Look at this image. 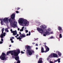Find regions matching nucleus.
I'll return each mask as SVG.
<instances>
[{
    "instance_id": "f257e3e1",
    "label": "nucleus",
    "mask_w": 63,
    "mask_h": 63,
    "mask_svg": "<svg viewBox=\"0 0 63 63\" xmlns=\"http://www.w3.org/2000/svg\"><path fill=\"white\" fill-rule=\"evenodd\" d=\"M9 17H6L4 18L3 19L4 22L6 24H8L9 22H10L11 26L13 28H15V27L18 28V26L17 25V22L16 21L13 22L11 18H10L9 19Z\"/></svg>"
},
{
    "instance_id": "f03ea898",
    "label": "nucleus",
    "mask_w": 63,
    "mask_h": 63,
    "mask_svg": "<svg viewBox=\"0 0 63 63\" xmlns=\"http://www.w3.org/2000/svg\"><path fill=\"white\" fill-rule=\"evenodd\" d=\"M18 21L20 25H23V24H24L25 26H27L29 24V22L27 20L23 18H19Z\"/></svg>"
},
{
    "instance_id": "7ed1b4c3",
    "label": "nucleus",
    "mask_w": 63,
    "mask_h": 63,
    "mask_svg": "<svg viewBox=\"0 0 63 63\" xmlns=\"http://www.w3.org/2000/svg\"><path fill=\"white\" fill-rule=\"evenodd\" d=\"M27 49V53H28V54L29 55H32V53H34L35 52L34 50H31L30 48V46H27L26 47Z\"/></svg>"
},
{
    "instance_id": "20e7f679",
    "label": "nucleus",
    "mask_w": 63,
    "mask_h": 63,
    "mask_svg": "<svg viewBox=\"0 0 63 63\" xmlns=\"http://www.w3.org/2000/svg\"><path fill=\"white\" fill-rule=\"evenodd\" d=\"M20 52V50L19 49H17L16 50L14 51L13 55L15 56H17Z\"/></svg>"
},
{
    "instance_id": "39448f33",
    "label": "nucleus",
    "mask_w": 63,
    "mask_h": 63,
    "mask_svg": "<svg viewBox=\"0 0 63 63\" xmlns=\"http://www.w3.org/2000/svg\"><path fill=\"white\" fill-rule=\"evenodd\" d=\"M6 55L4 53H3L1 56H0V59L1 58L2 60H4L5 59H6Z\"/></svg>"
},
{
    "instance_id": "423d86ee",
    "label": "nucleus",
    "mask_w": 63,
    "mask_h": 63,
    "mask_svg": "<svg viewBox=\"0 0 63 63\" xmlns=\"http://www.w3.org/2000/svg\"><path fill=\"white\" fill-rule=\"evenodd\" d=\"M19 35L20 36L19 37H18L17 38V39H19V40H21V39L22 38H24V37H25V35L24 34H21V33L20 32H19Z\"/></svg>"
},
{
    "instance_id": "0eeeda50",
    "label": "nucleus",
    "mask_w": 63,
    "mask_h": 63,
    "mask_svg": "<svg viewBox=\"0 0 63 63\" xmlns=\"http://www.w3.org/2000/svg\"><path fill=\"white\" fill-rule=\"evenodd\" d=\"M4 28H3L2 29V34H1L0 36V37L1 38H3V37H4V36H6V35H5V34H6L5 32H4V33H3V32H4Z\"/></svg>"
},
{
    "instance_id": "6e6552de",
    "label": "nucleus",
    "mask_w": 63,
    "mask_h": 63,
    "mask_svg": "<svg viewBox=\"0 0 63 63\" xmlns=\"http://www.w3.org/2000/svg\"><path fill=\"white\" fill-rule=\"evenodd\" d=\"M37 31L40 33H45V31H44V30L41 28H37Z\"/></svg>"
},
{
    "instance_id": "1a4fd4ad",
    "label": "nucleus",
    "mask_w": 63,
    "mask_h": 63,
    "mask_svg": "<svg viewBox=\"0 0 63 63\" xmlns=\"http://www.w3.org/2000/svg\"><path fill=\"white\" fill-rule=\"evenodd\" d=\"M49 56L51 58H53V57H58V55L54 53H52Z\"/></svg>"
},
{
    "instance_id": "9d476101",
    "label": "nucleus",
    "mask_w": 63,
    "mask_h": 63,
    "mask_svg": "<svg viewBox=\"0 0 63 63\" xmlns=\"http://www.w3.org/2000/svg\"><path fill=\"white\" fill-rule=\"evenodd\" d=\"M13 58H15V59L16 60V61H17V63H20V61L19 60V56H17L16 57H14L13 56L12 57Z\"/></svg>"
},
{
    "instance_id": "9b49d317",
    "label": "nucleus",
    "mask_w": 63,
    "mask_h": 63,
    "mask_svg": "<svg viewBox=\"0 0 63 63\" xmlns=\"http://www.w3.org/2000/svg\"><path fill=\"white\" fill-rule=\"evenodd\" d=\"M10 31L11 32V33H13V35H16V34H17V32H16V31L15 30V31H13V30L11 29L10 30Z\"/></svg>"
},
{
    "instance_id": "f8f14e48",
    "label": "nucleus",
    "mask_w": 63,
    "mask_h": 63,
    "mask_svg": "<svg viewBox=\"0 0 63 63\" xmlns=\"http://www.w3.org/2000/svg\"><path fill=\"white\" fill-rule=\"evenodd\" d=\"M16 15L14 14H13L11 16V17L12 19H15Z\"/></svg>"
},
{
    "instance_id": "ddd939ff",
    "label": "nucleus",
    "mask_w": 63,
    "mask_h": 63,
    "mask_svg": "<svg viewBox=\"0 0 63 63\" xmlns=\"http://www.w3.org/2000/svg\"><path fill=\"white\" fill-rule=\"evenodd\" d=\"M45 48L46 49V51H45V52H47V51H49V48H48V47L46 46H45Z\"/></svg>"
},
{
    "instance_id": "4468645a",
    "label": "nucleus",
    "mask_w": 63,
    "mask_h": 63,
    "mask_svg": "<svg viewBox=\"0 0 63 63\" xmlns=\"http://www.w3.org/2000/svg\"><path fill=\"white\" fill-rule=\"evenodd\" d=\"M40 27H41V28H43V29H46V28H47V26H46L45 25H43L40 26Z\"/></svg>"
},
{
    "instance_id": "2eb2a0df",
    "label": "nucleus",
    "mask_w": 63,
    "mask_h": 63,
    "mask_svg": "<svg viewBox=\"0 0 63 63\" xmlns=\"http://www.w3.org/2000/svg\"><path fill=\"white\" fill-rule=\"evenodd\" d=\"M56 52L57 53L58 55H59V56H61L62 55L61 53H60V52L59 51H57Z\"/></svg>"
},
{
    "instance_id": "dca6fc26",
    "label": "nucleus",
    "mask_w": 63,
    "mask_h": 63,
    "mask_svg": "<svg viewBox=\"0 0 63 63\" xmlns=\"http://www.w3.org/2000/svg\"><path fill=\"white\" fill-rule=\"evenodd\" d=\"M42 62H43L42 59V58H41L39 59V61L38 62V63H42Z\"/></svg>"
},
{
    "instance_id": "f3484780",
    "label": "nucleus",
    "mask_w": 63,
    "mask_h": 63,
    "mask_svg": "<svg viewBox=\"0 0 63 63\" xmlns=\"http://www.w3.org/2000/svg\"><path fill=\"white\" fill-rule=\"evenodd\" d=\"M58 30L60 31H60L62 30V28L60 26L58 27Z\"/></svg>"
},
{
    "instance_id": "a211bd4d",
    "label": "nucleus",
    "mask_w": 63,
    "mask_h": 63,
    "mask_svg": "<svg viewBox=\"0 0 63 63\" xmlns=\"http://www.w3.org/2000/svg\"><path fill=\"white\" fill-rule=\"evenodd\" d=\"M9 52V53H11V55H14V51H10L9 52Z\"/></svg>"
},
{
    "instance_id": "6ab92c4d",
    "label": "nucleus",
    "mask_w": 63,
    "mask_h": 63,
    "mask_svg": "<svg viewBox=\"0 0 63 63\" xmlns=\"http://www.w3.org/2000/svg\"><path fill=\"white\" fill-rule=\"evenodd\" d=\"M0 20H1V22H0V23L1 24V25H3L4 24V22H3V21L2 20V19H0Z\"/></svg>"
},
{
    "instance_id": "aec40b11",
    "label": "nucleus",
    "mask_w": 63,
    "mask_h": 63,
    "mask_svg": "<svg viewBox=\"0 0 63 63\" xmlns=\"http://www.w3.org/2000/svg\"><path fill=\"white\" fill-rule=\"evenodd\" d=\"M45 34L47 35H50V33L48 31L46 32L45 33Z\"/></svg>"
},
{
    "instance_id": "412c9836",
    "label": "nucleus",
    "mask_w": 63,
    "mask_h": 63,
    "mask_svg": "<svg viewBox=\"0 0 63 63\" xmlns=\"http://www.w3.org/2000/svg\"><path fill=\"white\" fill-rule=\"evenodd\" d=\"M41 52H45V51H44V48L43 47H41Z\"/></svg>"
},
{
    "instance_id": "4be33fe9",
    "label": "nucleus",
    "mask_w": 63,
    "mask_h": 63,
    "mask_svg": "<svg viewBox=\"0 0 63 63\" xmlns=\"http://www.w3.org/2000/svg\"><path fill=\"white\" fill-rule=\"evenodd\" d=\"M50 58H51L49 56L47 58V61H50Z\"/></svg>"
},
{
    "instance_id": "5701e85b",
    "label": "nucleus",
    "mask_w": 63,
    "mask_h": 63,
    "mask_svg": "<svg viewBox=\"0 0 63 63\" xmlns=\"http://www.w3.org/2000/svg\"><path fill=\"white\" fill-rule=\"evenodd\" d=\"M24 28V27H22V29H21L20 30V31H23V29Z\"/></svg>"
},
{
    "instance_id": "b1692460",
    "label": "nucleus",
    "mask_w": 63,
    "mask_h": 63,
    "mask_svg": "<svg viewBox=\"0 0 63 63\" xmlns=\"http://www.w3.org/2000/svg\"><path fill=\"white\" fill-rule=\"evenodd\" d=\"M3 38H1V41L0 42V44H2V43H3V42H3Z\"/></svg>"
},
{
    "instance_id": "393cba45",
    "label": "nucleus",
    "mask_w": 63,
    "mask_h": 63,
    "mask_svg": "<svg viewBox=\"0 0 63 63\" xmlns=\"http://www.w3.org/2000/svg\"><path fill=\"white\" fill-rule=\"evenodd\" d=\"M5 31H7V32H9V31L8 30V29L7 28L5 29Z\"/></svg>"
},
{
    "instance_id": "a878e982",
    "label": "nucleus",
    "mask_w": 63,
    "mask_h": 63,
    "mask_svg": "<svg viewBox=\"0 0 63 63\" xmlns=\"http://www.w3.org/2000/svg\"><path fill=\"white\" fill-rule=\"evenodd\" d=\"M60 59H57V61H58V63H60Z\"/></svg>"
},
{
    "instance_id": "bb28decb",
    "label": "nucleus",
    "mask_w": 63,
    "mask_h": 63,
    "mask_svg": "<svg viewBox=\"0 0 63 63\" xmlns=\"http://www.w3.org/2000/svg\"><path fill=\"white\" fill-rule=\"evenodd\" d=\"M62 35H61V34H60V35H59V38H62Z\"/></svg>"
},
{
    "instance_id": "cd10ccee",
    "label": "nucleus",
    "mask_w": 63,
    "mask_h": 63,
    "mask_svg": "<svg viewBox=\"0 0 63 63\" xmlns=\"http://www.w3.org/2000/svg\"><path fill=\"white\" fill-rule=\"evenodd\" d=\"M10 41H11V43H14V41H13V39L11 38L10 39Z\"/></svg>"
},
{
    "instance_id": "c85d7f7f",
    "label": "nucleus",
    "mask_w": 63,
    "mask_h": 63,
    "mask_svg": "<svg viewBox=\"0 0 63 63\" xmlns=\"http://www.w3.org/2000/svg\"><path fill=\"white\" fill-rule=\"evenodd\" d=\"M47 31H51V30L49 28L47 29Z\"/></svg>"
},
{
    "instance_id": "c756f323",
    "label": "nucleus",
    "mask_w": 63,
    "mask_h": 63,
    "mask_svg": "<svg viewBox=\"0 0 63 63\" xmlns=\"http://www.w3.org/2000/svg\"><path fill=\"white\" fill-rule=\"evenodd\" d=\"M19 35V34H17V36H16L15 37H16V38H17V37H18V36Z\"/></svg>"
},
{
    "instance_id": "7c9ffc66",
    "label": "nucleus",
    "mask_w": 63,
    "mask_h": 63,
    "mask_svg": "<svg viewBox=\"0 0 63 63\" xmlns=\"http://www.w3.org/2000/svg\"><path fill=\"white\" fill-rule=\"evenodd\" d=\"M31 35V33H30V32H29V36H30Z\"/></svg>"
},
{
    "instance_id": "2f4dec72",
    "label": "nucleus",
    "mask_w": 63,
    "mask_h": 63,
    "mask_svg": "<svg viewBox=\"0 0 63 63\" xmlns=\"http://www.w3.org/2000/svg\"><path fill=\"white\" fill-rule=\"evenodd\" d=\"M26 32V33H28V31L27 30H26L25 31Z\"/></svg>"
},
{
    "instance_id": "473e14b6",
    "label": "nucleus",
    "mask_w": 63,
    "mask_h": 63,
    "mask_svg": "<svg viewBox=\"0 0 63 63\" xmlns=\"http://www.w3.org/2000/svg\"><path fill=\"white\" fill-rule=\"evenodd\" d=\"M21 53H22V54H23V53H24V52H23V51H21Z\"/></svg>"
},
{
    "instance_id": "72a5a7b5",
    "label": "nucleus",
    "mask_w": 63,
    "mask_h": 63,
    "mask_svg": "<svg viewBox=\"0 0 63 63\" xmlns=\"http://www.w3.org/2000/svg\"><path fill=\"white\" fill-rule=\"evenodd\" d=\"M16 13H17V14H18L19 13V12L18 11H16Z\"/></svg>"
},
{
    "instance_id": "f704fd0d",
    "label": "nucleus",
    "mask_w": 63,
    "mask_h": 63,
    "mask_svg": "<svg viewBox=\"0 0 63 63\" xmlns=\"http://www.w3.org/2000/svg\"><path fill=\"white\" fill-rule=\"evenodd\" d=\"M50 34H53V32H50Z\"/></svg>"
},
{
    "instance_id": "c9c22d12",
    "label": "nucleus",
    "mask_w": 63,
    "mask_h": 63,
    "mask_svg": "<svg viewBox=\"0 0 63 63\" xmlns=\"http://www.w3.org/2000/svg\"><path fill=\"white\" fill-rule=\"evenodd\" d=\"M53 38H54V37L53 36H51L50 37V39H53Z\"/></svg>"
},
{
    "instance_id": "e433bc0d",
    "label": "nucleus",
    "mask_w": 63,
    "mask_h": 63,
    "mask_svg": "<svg viewBox=\"0 0 63 63\" xmlns=\"http://www.w3.org/2000/svg\"><path fill=\"white\" fill-rule=\"evenodd\" d=\"M50 63H53V62L51 61H50Z\"/></svg>"
},
{
    "instance_id": "4c0bfd02",
    "label": "nucleus",
    "mask_w": 63,
    "mask_h": 63,
    "mask_svg": "<svg viewBox=\"0 0 63 63\" xmlns=\"http://www.w3.org/2000/svg\"><path fill=\"white\" fill-rule=\"evenodd\" d=\"M9 52H7V55H9Z\"/></svg>"
},
{
    "instance_id": "58836bf2",
    "label": "nucleus",
    "mask_w": 63,
    "mask_h": 63,
    "mask_svg": "<svg viewBox=\"0 0 63 63\" xmlns=\"http://www.w3.org/2000/svg\"><path fill=\"white\" fill-rule=\"evenodd\" d=\"M36 56V58H37L38 56V55H37Z\"/></svg>"
},
{
    "instance_id": "ea45409f",
    "label": "nucleus",
    "mask_w": 63,
    "mask_h": 63,
    "mask_svg": "<svg viewBox=\"0 0 63 63\" xmlns=\"http://www.w3.org/2000/svg\"><path fill=\"white\" fill-rule=\"evenodd\" d=\"M43 36H46V34H43Z\"/></svg>"
},
{
    "instance_id": "a19ab883",
    "label": "nucleus",
    "mask_w": 63,
    "mask_h": 63,
    "mask_svg": "<svg viewBox=\"0 0 63 63\" xmlns=\"http://www.w3.org/2000/svg\"><path fill=\"white\" fill-rule=\"evenodd\" d=\"M36 46H38V45L37 44H36Z\"/></svg>"
},
{
    "instance_id": "79ce46f5",
    "label": "nucleus",
    "mask_w": 63,
    "mask_h": 63,
    "mask_svg": "<svg viewBox=\"0 0 63 63\" xmlns=\"http://www.w3.org/2000/svg\"><path fill=\"white\" fill-rule=\"evenodd\" d=\"M36 49L37 50V49H38V47H36Z\"/></svg>"
},
{
    "instance_id": "37998d69",
    "label": "nucleus",
    "mask_w": 63,
    "mask_h": 63,
    "mask_svg": "<svg viewBox=\"0 0 63 63\" xmlns=\"http://www.w3.org/2000/svg\"><path fill=\"white\" fill-rule=\"evenodd\" d=\"M19 30H20V29H19V28H18V31H19Z\"/></svg>"
},
{
    "instance_id": "c03bdc74",
    "label": "nucleus",
    "mask_w": 63,
    "mask_h": 63,
    "mask_svg": "<svg viewBox=\"0 0 63 63\" xmlns=\"http://www.w3.org/2000/svg\"><path fill=\"white\" fill-rule=\"evenodd\" d=\"M11 38H12V39H14V37H11Z\"/></svg>"
},
{
    "instance_id": "a18cd8bd",
    "label": "nucleus",
    "mask_w": 63,
    "mask_h": 63,
    "mask_svg": "<svg viewBox=\"0 0 63 63\" xmlns=\"http://www.w3.org/2000/svg\"><path fill=\"white\" fill-rule=\"evenodd\" d=\"M57 60H56L55 61V62H57Z\"/></svg>"
},
{
    "instance_id": "49530a36",
    "label": "nucleus",
    "mask_w": 63,
    "mask_h": 63,
    "mask_svg": "<svg viewBox=\"0 0 63 63\" xmlns=\"http://www.w3.org/2000/svg\"><path fill=\"white\" fill-rule=\"evenodd\" d=\"M38 38H37L36 39H35V40H34V41H36V40H38Z\"/></svg>"
},
{
    "instance_id": "de8ad7c7",
    "label": "nucleus",
    "mask_w": 63,
    "mask_h": 63,
    "mask_svg": "<svg viewBox=\"0 0 63 63\" xmlns=\"http://www.w3.org/2000/svg\"><path fill=\"white\" fill-rule=\"evenodd\" d=\"M20 8H17V10H19Z\"/></svg>"
},
{
    "instance_id": "09e8293b",
    "label": "nucleus",
    "mask_w": 63,
    "mask_h": 63,
    "mask_svg": "<svg viewBox=\"0 0 63 63\" xmlns=\"http://www.w3.org/2000/svg\"><path fill=\"white\" fill-rule=\"evenodd\" d=\"M11 46H12L10 45V46H9V47H11Z\"/></svg>"
},
{
    "instance_id": "8fccbe9b",
    "label": "nucleus",
    "mask_w": 63,
    "mask_h": 63,
    "mask_svg": "<svg viewBox=\"0 0 63 63\" xmlns=\"http://www.w3.org/2000/svg\"><path fill=\"white\" fill-rule=\"evenodd\" d=\"M28 35H29V34H27V36H28Z\"/></svg>"
},
{
    "instance_id": "3c124183",
    "label": "nucleus",
    "mask_w": 63,
    "mask_h": 63,
    "mask_svg": "<svg viewBox=\"0 0 63 63\" xmlns=\"http://www.w3.org/2000/svg\"><path fill=\"white\" fill-rule=\"evenodd\" d=\"M7 27H8V28H9V27H8V26H7Z\"/></svg>"
},
{
    "instance_id": "603ef678",
    "label": "nucleus",
    "mask_w": 63,
    "mask_h": 63,
    "mask_svg": "<svg viewBox=\"0 0 63 63\" xmlns=\"http://www.w3.org/2000/svg\"><path fill=\"white\" fill-rule=\"evenodd\" d=\"M33 44H34V43H33Z\"/></svg>"
},
{
    "instance_id": "864d4df0",
    "label": "nucleus",
    "mask_w": 63,
    "mask_h": 63,
    "mask_svg": "<svg viewBox=\"0 0 63 63\" xmlns=\"http://www.w3.org/2000/svg\"><path fill=\"white\" fill-rule=\"evenodd\" d=\"M9 49H10V48H9Z\"/></svg>"
},
{
    "instance_id": "5fc2aeb1",
    "label": "nucleus",
    "mask_w": 63,
    "mask_h": 63,
    "mask_svg": "<svg viewBox=\"0 0 63 63\" xmlns=\"http://www.w3.org/2000/svg\"><path fill=\"white\" fill-rule=\"evenodd\" d=\"M24 51H25V50H24Z\"/></svg>"
},
{
    "instance_id": "6e6d98bb",
    "label": "nucleus",
    "mask_w": 63,
    "mask_h": 63,
    "mask_svg": "<svg viewBox=\"0 0 63 63\" xmlns=\"http://www.w3.org/2000/svg\"><path fill=\"white\" fill-rule=\"evenodd\" d=\"M1 28H2V27H1Z\"/></svg>"
},
{
    "instance_id": "4d7b16f0",
    "label": "nucleus",
    "mask_w": 63,
    "mask_h": 63,
    "mask_svg": "<svg viewBox=\"0 0 63 63\" xmlns=\"http://www.w3.org/2000/svg\"><path fill=\"white\" fill-rule=\"evenodd\" d=\"M0 42H1V41H0Z\"/></svg>"
}]
</instances>
